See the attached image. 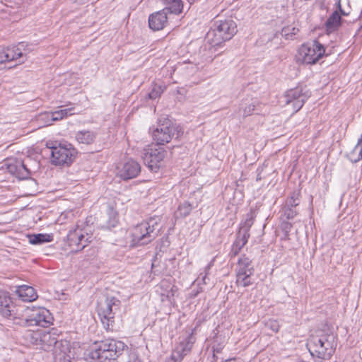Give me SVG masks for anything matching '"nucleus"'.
Listing matches in <instances>:
<instances>
[{"mask_svg":"<svg viewBox=\"0 0 362 362\" xmlns=\"http://www.w3.org/2000/svg\"><path fill=\"white\" fill-rule=\"evenodd\" d=\"M73 108L71 107L54 112H46L40 114L38 119L43 120L46 125H49L52 122L61 120L66 117L68 115H73V113L71 112Z\"/></svg>","mask_w":362,"mask_h":362,"instance_id":"19","label":"nucleus"},{"mask_svg":"<svg viewBox=\"0 0 362 362\" xmlns=\"http://www.w3.org/2000/svg\"><path fill=\"white\" fill-rule=\"evenodd\" d=\"M336 4H337V8L339 9L340 12H341L343 15H346V13L343 11V10H342V8H341V0H336Z\"/></svg>","mask_w":362,"mask_h":362,"instance_id":"43","label":"nucleus"},{"mask_svg":"<svg viewBox=\"0 0 362 362\" xmlns=\"http://www.w3.org/2000/svg\"><path fill=\"white\" fill-rule=\"evenodd\" d=\"M159 233L158 218H151L134 226L132 231V243L144 245L153 241Z\"/></svg>","mask_w":362,"mask_h":362,"instance_id":"6","label":"nucleus"},{"mask_svg":"<svg viewBox=\"0 0 362 362\" xmlns=\"http://www.w3.org/2000/svg\"><path fill=\"white\" fill-rule=\"evenodd\" d=\"M325 54V48L317 41L302 45L298 49L296 56L299 62L313 64H315Z\"/></svg>","mask_w":362,"mask_h":362,"instance_id":"8","label":"nucleus"},{"mask_svg":"<svg viewBox=\"0 0 362 362\" xmlns=\"http://www.w3.org/2000/svg\"><path fill=\"white\" fill-rule=\"evenodd\" d=\"M176 291V286L167 280H163L158 286L157 288V292L160 293L162 301H165L166 300L170 301Z\"/></svg>","mask_w":362,"mask_h":362,"instance_id":"21","label":"nucleus"},{"mask_svg":"<svg viewBox=\"0 0 362 362\" xmlns=\"http://www.w3.org/2000/svg\"><path fill=\"white\" fill-rule=\"evenodd\" d=\"M226 362H240V361L236 359H229V360L226 361Z\"/></svg>","mask_w":362,"mask_h":362,"instance_id":"45","label":"nucleus"},{"mask_svg":"<svg viewBox=\"0 0 362 362\" xmlns=\"http://www.w3.org/2000/svg\"><path fill=\"white\" fill-rule=\"evenodd\" d=\"M167 23V12L163 9L152 13L148 18L149 27L153 30H162L164 28Z\"/></svg>","mask_w":362,"mask_h":362,"instance_id":"20","label":"nucleus"},{"mask_svg":"<svg viewBox=\"0 0 362 362\" xmlns=\"http://www.w3.org/2000/svg\"><path fill=\"white\" fill-rule=\"evenodd\" d=\"M52 162L62 165L71 163L75 158L76 151L71 144H59L51 147Z\"/></svg>","mask_w":362,"mask_h":362,"instance_id":"10","label":"nucleus"},{"mask_svg":"<svg viewBox=\"0 0 362 362\" xmlns=\"http://www.w3.org/2000/svg\"><path fill=\"white\" fill-rule=\"evenodd\" d=\"M192 209V206L191 204L187 202H185L181 204L177 209V211L175 212L176 218H183L188 216Z\"/></svg>","mask_w":362,"mask_h":362,"instance_id":"31","label":"nucleus"},{"mask_svg":"<svg viewBox=\"0 0 362 362\" xmlns=\"http://www.w3.org/2000/svg\"><path fill=\"white\" fill-rule=\"evenodd\" d=\"M255 106L254 104H250L245 107L243 110V116L247 117L250 115L255 110Z\"/></svg>","mask_w":362,"mask_h":362,"instance_id":"39","label":"nucleus"},{"mask_svg":"<svg viewBox=\"0 0 362 362\" xmlns=\"http://www.w3.org/2000/svg\"><path fill=\"white\" fill-rule=\"evenodd\" d=\"M124 348L123 342L113 339H107L100 341L99 345L90 352L89 356L93 360L98 359L100 362L115 360L121 354Z\"/></svg>","mask_w":362,"mask_h":362,"instance_id":"7","label":"nucleus"},{"mask_svg":"<svg viewBox=\"0 0 362 362\" xmlns=\"http://www.w3.org/2000/svg\"><path fill=\"white\" fill-rule=\"evenodd\" d=\"M250 269H254L251 267V260L245 255L241 256L238 262L236 272H247Z\"/></svg>","mask_w":362,"mask_h":362,"instance_id":"30","label":"nucleus"},{"mask_svg":"<svg viewBox=\"0 0 362 362\" xmlns=\"http://www.w3.org/2000/svg\"><path fill=\"white\" fill-rule=\"evenodd\" d=\"M24 47V43L21 42L17 46L8 47L6 49H1L4 50V56L6 62L15 61L18 64L23 63L27 57L26 52L23 50Z\"/></svg>","mask_w":362,"mask_h":362,"instance_id":"17","label":"nucleus"},{"mask_svg":"<svg viewBox=\"0 0 362 362\" xmlns=\"http://www.w3.org/2000/svg\"><path fill=\"white\" fill-rule=\"evenodd\" d=\"M291 223H288V222H284L282 223V228L286 232L288 233L291 228Z\"/></svg>","mask_w":362,"mask_h":362,"instance_id":"41","label":"nucleus"},{"mask_svg":"<svg viewBox=\"0 0 362 362\" xmlns=\"http://www.w3.org/2000/svg\"><path fill=\"white\" fill-rule=\"evenodd\" d=\"M193 344L194 340L192 336H187L180 340L172 353V360L174 362H181L183 358L191 351Z\"/></svg>","mask_w":362,"mask_h":362,"instance_id":"16","label":"nucleus"},{"mask_svg":"<svg viewBox=\"0 0 362 362\" xmlns=\"http://www.w3.org/2000/svg\"><path fill=\"white\" fill-rule=\"evenodd\" d=\"M247 271V272H236V284L238 286L247 287L253 284L251 276L254 273V269Z\"/></svg>","mask_w":362,"mask_h":362,"instance_id":"26","label":"nucleus"},{"mask_svg":"<svg viewBox=\"0 0 362 362\" xmlns=\"http://www.w3.org/2000/svg\"><path fill=\"white\" fill-rule=\"evenodd\" d=\"M141 172L140 164L133 159H129L117 168V175L123 180L136 177Z\"/></svg>","mask_w":362,"mask_h":362,"instance_id":"15","label":"nucleus"},{"mask_svg":"<svg viewBox=\"0 0 362 362\" xmlns=\"http://www.w3.org/2000/svg\"><path fill=\"white\" fill-rule=\"evenodd\" d=\"M75 137L79 144L88 145L92 144L94 141L95 139V134L93 132L83 130L78 132L76 134Z\"/></svg>","mask_w":362,"mask_h":362,"instance_id":"27","label":"nucleus"},{"mask_svg":"<svg viewBox=\"0 0 362 362\" xmlns=\"http://www.w3.org/2000/svg\"><path fill=\"white\" fill-rule=\"evenodd\" d=\"M299 31L297 27L293 25H288L282 28L281 35L286 40H290Z\"/></svg>","mask_w":362,"mask_h":362,"instance_id":"32","label":"nucleus"},{"mask_svg":"<svg viewBox=\"0 0 362 362\" xmlns=\"http://www.w3.org/2000/svg\"><path fill=\"white\" fill-rule=\"evenodd\" d=\"M28 242L32 245H41L45 243H49L52 240V236L49 234H32L28 235Z\"/></svg>","mask_w":362,"mask_h":362,"instance_id":"28","label":"nucleus"},{"mask_svg":"<svg viewBox=\"0 0 362 362\" xmlns=\"http://www.w3.org/2000/svg\"><path fill=\"white\" fill-rule=\"evenodd\" d=\"M298 194L293 193V195L287 200L286 206L293 208L298 206Z\"/></svg>","mask_w":362,"mask_h":362,"instance_id":"37","label":"nucleus"},{"mask_svg":"<svg viewBox=\"0 0 362 362\" xmlns=\"http://www.w3.org/2000/svg\"><path fill=\"white\" fill-rule=\"evenodd\" d=\"M5 59L6 58H4V50L0 49V64L5 63L6 62Z\"/></svg>","mask_w":362,"mask_h":362,"instance_id":"42","label":"nucleus"},{"mask_svg":"<svg viewBox=\"0 0 362 362\" xmlns=\"http://www.w3.org/2000/svg\"><path fill=\"white\" fill-rule=\"evenodd\" d=\"M167 154L162 147H148L144 150L143 159L150 170L156 172L161 166Z\"/></svg>","mask_w":362,"mask_h":362,"instance_id":"11","label":"nucleus"},{"mask_svg":"<svg viewBox=\"0 0 362 362\" xmlns=\"http://www.w3.org/2000/svg\"><path fill=\"white\" fill-rule=\"evenodd\" d=\"M211 266H212V262H210V263H209V264L206 267V268H205V274H204V276H203V278H202V281H203V283H204V284H206V276H207V274H208V271L211 269Z\"/></svg>","mask_w":362,"mask_h":362,"instance_id":"40","label":"nucleus"},{"mask_svg":"<svg viewBox=\"0 0 362 362\" xmlns=\"http://www.w3.org/2000/svg\"><path fill=\"white\" fill-rule=\"evenodd\" d=\"M55 332L39 329L29 333L30 342L45 351L53 350L56 360L59 362H71L73 357L69 343L67 341H58Z\"/></svg>","mask_w":362,"mask_h":362,"instance_id":"1","label":"nucleus"},{"mask_svg":"<svg viewBox=\"0 0 362 362\" xmlns=\"http://www.w3.org/2000/svg\"><path fill=\"white\" fill-rule=\"evenodd\" d=\"M349 158L353 163L362 159V134L354 149L349 153Z\"/></svg>","mask_w":362,"mask_h":362,"instance_id":"29","label":"nucleus"},{"mask_svg":"<svg viewBox=\"0 0 362 362\" xmlns=\"http://www.w3.org/2000/svg\"><path fill=\"white\" fill-rule=\"evenodd\" d=\"M253 224V219L252 217L247 218L243 226L240 227V230H245L249 233L250 228Z\"/></svg>","mask_w":362,"mask_h":362,"instance_id":"38","label":"nucleus"},{"mask_svg":"<svg viewBox=\"0 0 362 362\" xmlns=\"http://www.w3.org/2000/svg\"><path fill=\"white\" fill-rule=\"evenodd\" d=\"M107 216L108 219L105 226L107 228L115 227L118 222L117 212L113 209L110 208L107 211Z\"/></svg>","mask_w":362,"mask_h":362,"instance_id":"33","label":"nucleus"},{"mask_svg":"<svg viewBox=\"0 0 362 362\" xmlns=\"http://www.w3.org/2000/svg\"><path fill=\"white\" fill-rule=\"evenodd\" d=\"M250 237V233L245 230H239L237 238L233 245L231 252L234 256L238 254L240 250L247 243V240Z\"/></svg>","mask_w":362,"mask_h":362,"instance_id":"23","label":"nucleus"},{"mask_svg":"<svg viewBox=\"0 0 362 362\" xmlns=\"http://www.w3.org/2000/svg\"><path fill=\"white\" fill-rule=\"evenodd\" d=\"M20 306L21 305H16L13 303L8 292L0 290V315L2 317L15 322Z\"/></svg>","mask_w":362,"mask_h":362,"instance_id":"12","label":"nucleus"},{"mask_svg":"<svg viewBox=\"0 0 362 362\" xmlns=\"http://www.w3.org/2000/svg\"><path fill=\"white\" fill-rule=\"evenodd\" d=\"M4 165L11 175L20 180L26 179L30 176L27 164L21 159L9 158L6 160Z\"/></svg>","mask_w":362,"mask_h":362,"instance_id":"14","label":"nucleus"},{"mask_svg":"<svg viewBox=\"0 0 362 362\" xmlns=\"http://www.w3.org/2000/svg\"><path fill=\"white\" fill-rule=\"evenodd\" d=\"M264 326L266 329H268L274 333L278 332L280 328L279 322L278 320L274 319H269L267 320L264 322Z\"/></svg>","mask_w":362,"mask_h":362,"instance_id":"34","label":"nucleus"},{"mask_svg":"<svg viewBox=\"0 0 362 362\" xmlns=\"http://www.w3.org/2000/svg\"><path fill=\"white\" fill-rule=\"evenodd\" d=\"M16 293L18 297L25 302H31L37 298V293L35 289L27 285H22L18 287Z\"/></svg>","mask_w":362,"mask_h":362,"instance_id":"22","label":"nucleus"},{"mask_svg":"<svg viewBox=\"0 0 362 362\" xmlns=\"http://www.w3.org/2000/svg\"><path fill=\"white\" fill-rule=\"evenodd\" d=\"M237 33V25L233 20L216 21L206 35L205 40L211 47L221 46Z\"/></svg>","mask_w":362,"mask_h":362,"instance_id":"4","label":"nucleus"},{"mask_svg":"<svg viewBox=\"0 0 362 362\" xmlns=\"http://www.w3.org/2000/svg\"><path fill=\"white\" fill-rule=\"evenodd\" d=\"M90 236L84 235L83 230L77 227L74 230H71L67 235L69 244L71 246L76 245L80 247V250L84 248L87 243L90 242L89 240Z\"/></svg>","mask_w":362,"mask_h":362,"instance_id":"18","label":"nucleus"},{"mask_svg":"<svg viewBox=\"0 0 362 362\" xmlns=\"http://www.w3.org/2000/svg\"><path fill=\"white\" fill-rule=\"evenodd\" d=\"M129 362H141V361L140 359H139L138 358H135L132 359Z\"/></svg>","mask_w":362,"mask_h":362,"instance_id":"44","label":"nucleus"},{"mask_svg":"<svg viewBox=\"0 0 362 362\" xmlns=\"http://www.w3.org/2000/svg\"><path fill=\"white\" fill-rule=\"evenodd\" d=\"M164 5L163 10H165L167 13H171L175 14H180L182 11L183 3L182 0H161Z\"/></svg>","mask_w":362,"mask_h":362,"instance_id":"25","label":"nucleus"},{"mask_svg":"<svg viewBox=\"0 0 362 362\" xmlns=\"http://www.w3.org/2000/svg\"><path fill=\"white\" fill-rule=\"evenodd\" d=\"M120 300L114 296H107L98 302L97 311L103 327L107 330L112 329L115 316L119 312Z\"/></svg>","mask_w":362,"mask_h":362,"instance_id":"5","label":"nucleus"},{"mask_svg":"<svg viewBox=\"0 0 362 362\" xmlns=\"http://www.w3.org/2000/svg\"><path fill=\"white\" fill-rule=\"evenodd\" d=\"M164 91V88L162 86H155L153 90L148 93L150 99H156L161 95Z\"/></svg>","mask_w":362,"mask_h":362,"instance_id":"35","label":"nucleus"},{"mask_svg":"<svg viewBox=\"0 0 362 362\" xmlns=\"http://www.w3.org/2000/svg\"><path fill=\"white\" fill-rule=\"evenodd\" d=\"M341 18L337 11H334L325 23L326 32L329 34L337 30L341 26Z\"/></svg>","mask_w":362,"mask_h":362,"instance_id":"24","label":"nucleus"},{"mask_svg":"<svg viewBox=\"0 0 362 362\" xmlns=\"http://www.w3.org/2000/svg\"><path fill=\"white\" fill-rule=\"evenodd\" d=\"M176 127L173 122L167 118L159 119L158 124L152 132L153 139L158 145L169 143L175 136Z\"/></svg>","mask_w":362,"mask_h":362,"instance_id":"9","label":"nucleus"},{"mask_svg":"<svg viewBox=\"0 0 362 362\" xmlns=\"http://www.w3.org/2000/svg\"><path fill=\"white\" fill-rule=\"evenodd\" d=\"M310 97L308 92H303L302 89L296 88L289 90L284 95V103L291 105L295 112H298Z\"/></svg>","mask_w":362,"mask_h":362,"instance_id":"13","label":"nucleus"},{"mask_svg":"<svg viewBox=\"0 0 362 362\" xmlns=\"http://www.w3.org/2000/svg\"><path fill=\"white\" fill-rule=\"evenodd\" d=\"M297 214V211L294 210L292 207H289L285 205L284 208V216L287 219L293 218Z\"/></svg>","mask_w":362,"mask_h":362,"instance_id":"36","label":"nucleus"},{"mask_svg":"<svg viewBox=\"0 0 362 362\" xmlns=\"http://www.w3.org/2000/svg\"><path fill=\"white\" fill-rule=\"evenodd\" d=\"M53 317L50 312L42 307L20 306L15 323L23 326H40L47 327L52 324Z\"/></svg>","mask_w":362,"mask_h":362,"instance_id":"2","label":"nucleus"},{"mask_svg":"<svg viewBox=\"0 0 362 362\" xmlns=\"http://www.w3.org/2000/svg\"><path fill=\"white\" fill-rule=\"evenodd\" d=\"M336 346V337L332 334L312 336L307 343L311 356L320 362L329 360L334 353Z\"/></svg>","mask_w":362,"mask_h":362,"instance_id":"3","label":"nucleus"}]
</instances>
